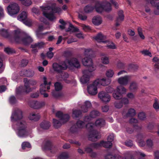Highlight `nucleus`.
I'll return each instance as SVG.
<instances>
[{
    "label": "nucleus",
    "instance_id": "obj_17",
    "mask_svg": "<svg viewBox=\"0 0 159 159\" xmlns=\"http://www.w3.org/2000/svg\"><path fill=\"white\" fill-rule=\"evenodd\" d=\"M112 144V143L110 141L105 142L102 141L100 143H93L92 144L91 146L95 148H98L102 146L107 148L111 147Z\"/></svg>",
    "mask_w": 159,
    "mask_h": 159
},
{
    "label": "nucleus",
    "instance_id": "obj_1",
    "mask_svg": "<svg viewBox=\"0 0 159 159\" xmlns=\"http://www.w3.org/2000/svg\"><path fill=\"white\" fill-rule=\"evenodd\" d=\"M22 112L19 109L16 108L13 110L11 116L12 122L17 121L15 125H12L17 135L21 138L26 137L30 135L32 132L27 129V125L25 121L20 120L22 118Z\"/></svg>",
    "mask_w": 159,
    "mask_h": 159
},
{
    "label": "nucleus",
    "instance_id": "obj_56",
    "mask_svg": "<svg viewBox=\"0 0 159 159\" xmlns=\"http://www.w3.org/2000/svg\"><path fill=\"white\" fill-rule=\"evenodd\" d=\"M81 27L85 31H89L90 30V27L88 25H86L84 24L81 25Z\"/></svg>",
    "mask_w": 159,
    "mask_h": 159
},
{
    "label": "nucleus",
    "instance_id": "obj_63",
    "mask_svg": "<svg viewBox=\"0 0 159 159\" xmlns=\"http://www.w3.org/2000/svg\"><path fill=\"white\" fill-rule=\"evenodd\" d=\"M32 12L35 14H39L40 13V11L38 9L35 8L33 7L32 9Z\"/></svg>",
    "mask_w": 159,
    "mask_h": 159
},
{
    "label": "nucleus",
    "instance_id": "obj_33",
    "mask_svg": "<svg viewBox=\"0 0 159 159\" xmlns=\"http://www.w3.org/2000/svg\"><path fill=\"white\" fill-rule=\"evenodd\" d=\"M95 9V6L93 7L91 5H88L84 8V11L86 13H89L92 12Z\"/></svg>",
    "mask_w": 159,
    "mask_h": 159
},
{
    "label": "nucleus",
    "instance_id": "obj_29",
    "mask_svg": "<svg viewBox=\"0 0 159 159\" xmlns=\"http://www.w3.org/2000/svg\"><path fill=\"white\" fill-rule=\"evenodd\" d=\"M124 17L123 11L122 10L119 11L118 12V16L116 24V26H118L120 25V23L123 20Z\"/></svg>",
    "mask_w": 159,
    "mask_h": 159
},
{
    "label": "nucleus",
    "instance_id": "obj_9",
    "mask_svg": "<svg viewBox=\"0 0 159 159\" xmlns=\"http://www.w3.org/2000/svg\"><path fill=\"white\" fill-rule=\"evenodd\" d=\"M7 13L12 17H15L19 12L20 7L18 4L13 3L10 4L7 7Z\"/></svg>",
    "mask_w": 159,
    "mask_h": 159
},
{
    "label": "nucleus",
    "instance_id": "obj_30",
    "mask_svg": "<svg viewBox=\"0 0 159 159\" xmlns=\"http://www.w3.org/2000/svg\"><path fill=\"white\" fill-rule=\"evenodd\" d=\"M102 18L98 16H94L92 20L93 23L96 25H100L102 22Z\"/></svg>",
    "mask_w": 159,
    "mask_h": 159
},
{
    "label": "nucleus",
    "instance_id": "obj_59",
    "mask_svg": "<svg viewBox=\"0 0 159 159\" xmlns=\"http://www.w3.org/2000/svg\"><path fill=\"white\" fill-rule=\"evenodd\" d=\"M114 138V135L113 134H110L107 138V140L108 141L111 142L113 140Z\"/></svg>",
    "mask_w": 159,
    "mask_h": 159
},
{
    "label": "nucleus",
    "instance_id": "obj_54",
    "mask_svg": "<svg viewBox=\"0 0 159 159\" xmlns=\"http://www.w3.org/2000/svg\"><path fill=\"white\" fill-rule=\"evenodd\" d=\"M125 64L120 61H119L117 64V67L119 69H122L124 68Z\"/></svg>",
    "mask_w": 159,
    "mask_h": 159
},
{
    "label": "nucleus",
    "instance_id": "obj_43",
    "mask_svg": "<svg viewBox=\"0 0 159 159\" xmlns=\"http://www.w3.org/2000/svg\"><path fill=\"white\" fill-rule=\"evenodd\" d=\"M21 3L25 6L28 7L32 4V2L31 0H23Z\"/></svg>",
    "mask_w": 159,
    "mask_h": 159
},
{
    "label": "nucleus",
    "instance_id": "obj_14",
    "mask_svg": "<svg viewBox=\"0 0 159 159\" xmlns=\"http://www.w3.org/2000/svg\"><path fill=\"white\" fill-rule=\"evenodd\" d=\"M98 97L102 102L105 103L109 102L111 98L110 96L104 91H102L98 93Z\"/></svg>",
    "mask_w": 159,
    "mask_h": 159
},
{
    "label": "nucleus",
    "instance_id": "obj_36",
    "mask_svg": "<svg viewBox=\"0 0 159 159\" xmlns=\"http://www.w3.org/2000/svg\"><path fill=\"white\" fill-rule=\"evenodd\" d=\"M0 34L6 38H8L10 35H11V34L9 33L7 30L4 29L0 30Z\"/></svg>",
    "mask_w": 159,
    "mask_h": 159
},
{
    "label": "nucleus",
    "instance_id": "obj_27",
    "mask_svg": "<svg viewBox=\"0 0 159 159\" xmlns=\"http://www.w3.org/2000/svg\"><path fill=\"white\" fill-rule=\"evenodd\" d=\"M91 107L92 104L90 102L86 101L84 102V105L81 107V111L83 112H86Z\"/></svg>",
    "mask_w": 159,
    "mask_h": 159
},
{
    "label": "nucleus",
    "instance_id": "obj_22",
    "mask_svg": "<svg viewBox=\"0 0 159 159\" xmlns=\"http://www.w3.org/2000/svg\"><path fill=\"white\" fill-rule=\"evenodd\" d=\"M94 39L97 42L103 43H106L109 41L107 39V36L106 35H103L101 33H99L96 36L94 37Z\"/></svg>",
    "mask_w": 159,
    "mask_h": 159
},
{
    "label": "nucleus",
    "instance_id": "obj_11",
    "mask_svg": "<svg viewBox=\"0 0 159 159\" xmlns=\"http://www.w3.org/2000/svg\"><path fill=\"white\" fill-rule=\"evenodd\" d=\"M28 14L26 12H22L17 16V19L19 20L22 21L26 25L29 26L32 25V20L31 19L27 18Z\"/></svg>",
    "mask_w": 159,
    "mask_h": 159
},
{
    "label": "nucleus",
    "instance_id": "obj_7",
    "mask_svg": "<svg viewBox=\"0 0 159 159\" xmlns=\"http://www.w3.org/2000/svg\"><path fill=\"white\" fill-rule=\"evenodd\" d=\"M95 9L97 12L101 13L104 11L109 12L111 11L112 8L111 3L105 0L96 2Z\"/></svg>",
    "mask_w": 159,
    "mask_h": 159
},
{
    "label": "nucleus",
    "instance_id": "obj_64",
    "mask_svg": "<svg viewBox=\"0 0 159 159\" xmlns=\"http://www.w3.org/2000/svg\"><path fill=\"white\" fill-rule=\"evenodd\" d=\"M61 80H63L64 78L65 79H66L68 77L69 75L66 72H64V73H61Z\"/></svg>",
    "mask_w": 159,
    "mask_h": 159
},
{
    "label": "nucleus",
    "instance_id": "obj_26",
    "mask_svg": "<svg viewBox=\"0 0 159 159\" xmlns=\"http://www.w3.org/2000/svg\"><path fill=\"white\" fill-rule=\"evenodd\" d=\"M84 122L80 120H78L76 123V129H82L85 127L88 129L90 130V126H89V128L86 127V125L89 123L87 124V123L89 122V121H87V120L85 121L84 120Z\"/></svg>",
    "mask_w": 159,
    "mask_h": 159
},
{
    "label": "nucleus",
    "instance_id": "obj_45",
    "mask_svg": "<svg viewBox=\"0 0 159 159\" xmlns=\"http://www.w3.org/2000/svg\"><path fill=\"white\" fill-rule=\"evenodd\" d=\"M114 74V72L113 70L111 69L107 70L106 73V76L108 78H111Z\"/></svg>",
    "mask_w": 159,
    "mask_h": 159
},
{
    "label": "nucleus",
    "instance_id": "obj_21",
    "mask_svg": "<svg viewBox=\"0 0 159 159\" xmlns=\"http://www.w3.org/2000/svg\"><path fill=\"white\" fill-rule=\"evenodd\" d=\"M147 2H150L152 5L156 7V9L154 11L156 15H159V0H146Z\"/></svg>",
    "mask_w": 159,
    "mask_h": 159
},
{
    "label": "nucleus",
    "instance_id": "obj_57",
    "mask_svg": "<svg viewBox=\"0 0 159 159\" xmlns=\"http://www.w3.org/2000/svg\"><path fill=\"white\" fill-rule=\"evenodd\" d=\"M153 107L156 110L159 109V103L157 99L155 100V102L153 105Z\"/></svg>",
    "mask_w": 159,
    "mask_h": 159
},
{
    "label": "nucleus",
    "instance_id": "obj_49",
    "mask_svg": "<svg viewBox=\"0 0 159 159\" xmlns=\"http://www.w3.org/2000/svg\"><path fill=\"white\" fill-rule=\"evenodd\" d=\"M153 62H156L155 65V67L157 69H159V59L157 57H155L153 59Z\"/></svg>",
    "mask_w": 159,
    "mask_h": 159
},
{
    "label": "nucleus",
    "instance_id": "obj_60",
    "mask_svg": "<svg viewBox=\"0 0 159 159\" xmlns=\"http://www.w3.org/2000/svg\"><path fill=\"white\" fill-rule=\"evenodd\" d=\"M138 32L139 34L140 37L143 39H145V37L143 34L141 32V29L140 28H139L138 30Z\"/></svg>",
    "mask_w": 159,
    "mask_h": 159
},
{
    "label": "nucleus",
    "instance_id": "obj_55",
    "mask_svg": "<svg viewBox=\"0 0 159 159\" xmlns=\"http://www.w3.org/2000/svg\"><path fill=\"white\" fill-rule=\"evenodd\" d=\"M9 101L10 103L13 104L17 102L16 98L13 96H11L9 98Z\"/></svg>",
    "mask_w": 159,
    "mask_h": 159
},
{
    "label": "nucleus",
    "instance_id": "obj_35",
    "mask_svg": "<svg viewBox=\"0 0 159 159\" xmlns=\"http://www.w3.org/2000/svg\"><path fill=\"white\" fill-rule=\"evenodd\" d=\"M40 126L43 129H47L50 127V124L48 121H45L41 123Z\"/></svg>",
    "mask_w": 159,
    "mask_h": 159
},
{
    "label": "nucleus",
    "instance_id": "obj_25",
    "mask_svg": "<svg viewBox=\"0 0 159 159\" xmlns=\"http://www.w3.org/2000/svg\"><path fill=\"white\" fill-rule=\"evenodd\" d=\"M45 29H46V28L43 26V25H41L39 26L38 29L36 32L37 36L39 39H40L42 38L43 35L47 33H41L40 32Z\"/></svg>",
    "mask_w": 159,
    "mask_h": 159
},
{
    "label": "nucleus",
    "instance_id": "obj_42",
    "mask_svg": "<svg viewBox=\"0 0 159 159\" xmlns=\"http://www.w3.org/2000/svg\"><path fill=\"white\" fill-rule=\"evenodd\" d=\"M4 51L6 53L8 54H11L15 52L14 49L9 47L5 48Z\"/></svg>",
    "mask_w": 159,
    "mask_h": 159
},
{
    "label": "nucleus",
    "instance_id": "obj_46",
    "mask_svg": "<svg viewBox=\"0 0 159 159\" xmlns=\"http://www.w3.org/2000/svg\"><path fill=\"white\" fill-rule=\"evenodd\" d=\"M68 157L67 153L63 152L58 157V159H66Z\"/></svg>",
    "mask_w": 159,
    "mask_h": 159
},
{
    "label": "nucleus",
    "instance_id": "obj_12",
    "mask_svg": "<svg viewBox=\"0 0 159 159\" xmlns=\"http://www.w3.org/2000/svg\"><path fill=\"white\" fill-rule=\"evenodd\" d=\"M53 70L58 73H61L63 70H66L68 68L67 65L65 61L61 62L59 64L54 63L52 66Z\"/></svg>",
    "mask_w": 159,
    "mask_h": 159
},
{
    "label": "nucleus",
    "instance_id": "obj_47",
    "mask_svg": "<svg viewBox=\"0 0 159 159\" xmlns=\"http://www.w3.org/2000/svg\"><path fill=\"white\" fill-rule=\"evenodd\" d=\"M140 52L144 56H148L151 57H152V55L151 52L148 50H144L141 51Z\"/></svg>",
    "mask_w": 159,
    "mask_h": 159
},
{
    "label": "nucleus",
    "instance_id": "obj_24",
    "mask_svg": "<svg viewBox=\"0 0 159 159\" xmlns=\"http://www.w3.org/2000/svg\"><path fill=\"white\" fill-rule=\"evenodd\" d=\"M100 115L99 112L97 111H92L90 114L89 116H86L84 117L85 121H89L93 118H95Z\"/></svg>",
    "mask_w": 159,
    "mask_h": 159
},
{
    "label": "nucleus",
    "instance_id": "obj_62",
    "mask_svg": "<svg viewBox=\"0 0 159 159\" xmlns=\"http://www.w3.org/2000/svg\"><path fill=\"white\" fill-rule=\"evenodd\" d=\"M79 17L80 19L82 20H85L87 19L86 15L81 14H79Z\"/></svg>",
    "mask_w": 159,
    "mask_h": 159
},
{
    "label": "nucleus",
    "instance_id": "obj_44",
    "mask_svg": "<svg viewBox=\"0 0 159 159\" xmlns=\"http://www.w3.org/2000/svg\"><path fill=\"white\" fill-rule=\"evenodd\" d=\"M107 40L109 41V42H107L106 43H107V47L110 49H115L116 48V46L115 44L112 42L108 40Z\"/></svg>",
    "mask_w": 159,
    "mask_h": 159
},
{
    "label": "nucleus",
    "instance_id": "obj_18",
    "mask_svg": "<svg viewBox=\"0 0 159 159\" xmlns=\"http://www.w3.org/2000/svg\"><path fill=\"white\" fill-rule=\"evenodd\" d=\"M130 80L131 76L127 75L119 78L117 79V81L120 85L125 86L128 84Z\"/></svg>",
    "mask_w": 159,
    "mask_h": 159
},
{
    "label": "nucleus",
    "instance_id": "obj_28",
    "mask_svg": "<svg viewBox=\"0 0 159 159\" xmlns=\"http://www.w3.org/2000/svg\"><path fill=\"white\" fill-rule=\"evenodd\" d=\"M45 105V102L43 101H34L32 102L31 107L34 109H39Z\"/></svg>",
    "mask_w": 159,
    "mask_h": 159
},
{
    "label": "nucleus",
    "instance_id": "obj_32",
    "mask_svg": "<svg viewBox=\"0 0 159 159\" xmlns=\"http://www.w3.org/2000/svg\"><path fill=\"white\" fill-rule=\"evenodd\" d=\"M143 138V135L142 134H140L137 136V142L139 146L140 147H143L145 145V142L142 140V139Z\"/></svg>",
    "mask_w": 159,
    "mask_h": 159
},
{
    "label": "nucleus",
    "instance_id": "obj_10",
    "mask_svg": "<svg viewBox=\"0 0 159 159\" xmlns=\"http://www.w3.org/2000/svg\"><path fill=\"white\" fill-rule=\"evenodd\" d=\"M43 84L40 85V92L42 95H43L44 97L47 98L48 96V94L45 93L47 90L50 89V85L51 84V81L48 82L46 77L45 76L43 77Z\"/></svg>",
    "mask_w": 159,
    "mask_h": 159
},
{
    "label": "nucleus",
    "instance_id": "obj_3",
    "mask_svg": "<svg viewBox=\"0 0 159 159\" xmlns=\"http://www.w3.org/2000/svg\"><path fill=\"white\" fill-rule=\"evenodd\" d=\"M83 65L88 67V70H84L83 71V75L80 79V81L82 84L87 83L92 76L91 72L96 70V66L93 64L90 57H85L82 59Z\"/></svg>",
    "mask_w": 159,
    "mask_h": 159
},
{
    "label": "nucleus",
    "instance_id": "obj_6",
    "mask_svg": "<svg viewBox=\"0 0 159 159\" xmlns=\"http://www.w3.org/2000/svg\"><path fill=\"white\" fill-rule=\"evenodd\" d=\"M106 90L107 93H111L114 91L113 97L116 99L119 100L121 99L123 95L126 93L127 89L122 86H119L114 90L112 87L109 86L106 88Z\"/></svg>",
    "mask_w": 159,
    "mask_h": 159
},
{
    "label": "nucleus",
    "instance_id": "obj_23",
    "mask_svg": "<svg viewBox=\"0 0 159 159\" xmlns=\"http://www.w3.org/2000/svg\"><path fill=\"white\" fill-rule=\"evenodd\" d=\"M122 113L123 117L124 118H126L127 117L134 116L136 114V112L134 109L130 108L128 110L127 113L125 110H124Z\"/></svg>",
    "mask_w": 159,
    "mask_h": 159
},
{
    "label": "nucleus",
    "instance_id": "obj_58",
    "mask_svg": "<svg viewBox=\"0 0 159 159\" xmlns=\"http://www.w3.org/2000/svg\"><path fill=\"white\" fill-rule=\"evenodd\" d=\"M115 107L117 108H120L122 106V103L120 102H116L114 103Z\"/></svg>",
    "mask_w": 159,
    "mask_h": 159
},
{
    "label": "nucleus",
    "instance_id": "obj_40",
    "mask_svg": "<svg viewBox=\"0 0 159 159\" xmlns=\"http://www.w3.org/2000/svg\"><path fill=\"white\" fill-rule=\"evenodd\" d=\"M138 88L137 84L134 82H132L129 87V89L132 91H134L136 90Z\"/></svg>",
    "mask_w": 159,
    "mask_h": 159
},
{
    "label": "nucleus",
    "instance_id": "obj_38",
    "mask_svg": "<svg viewBox=\"0 0 159 159\" xmlns=\"http://www.w3.org/2000/svg\"><path fill=\"white\" fill-rule=\"evenodd\" d=\"M22 148L23 149L28 151L31 148V145L28 142H24L22 144Z\"/></svg>",
    "mask_w": 159,
    "mask_h": 159
},
{
    "label": "nucleus",
    "instance_id": "obj_5",
    "mask_svg": "<svg viewBox=\"0 0 159 159\" xmlns=\"http://www.w3.org/2000/svg\"><path fill=\"white\" fill-rule=\"evenodd\" d=\"M15 41L18 43L27 45L32 43L33 40L28 34H24L20 30H17L13 32Z\"/></svg>",
    "mask_w": 159,
    "mask_h": 159
},
{
    "label": "nucleus",
    "instance_id": "obj_2",
    "mask_svg": "<svg viewBox=\"0 0 159 159\" xmlns=\"http://www.w3.org/2000/svg\"><path fill=\"white\" fill-rule=\"evenodd\" d=\"M56 4L52 1H46L40 7L43 15L51 21H53L56 17L53 13H61L62 9L60 7H55Z\"/></svg>",
    "mask_w": 159,
    "mask_h": 159
},
{
    "label": "nucleus",
    "instance_id": "obj_50",
    "mask_svg": "<svg viewBox=\"0 0 159 159\" xmlns=\"http://www.w3.org/2000/svg\"><path fill=\"white\" fill-rule=\"evenodd\" d=\"M139 119L141 120H144L146 118L145 114L144 112H141L138 115Z\"/></svg>",
    "mask_w": 159,
    "mask_h": 159
},
{
    "label": "nucleus",
    "instance_id": "obj_61",
    "mask_svg": "<svg viewBox=\"0 0 159 159\" xmlns=\"http://www.w3.org/2000/svg\"><path fill=\"white\" fill-rule=\"evenodd\" d=\"M28 62L27 60H23L21 62L20 66L22 67L25 66L27 65Z\"/></svg>",
    "mask_w": 159,
    "mask_h": 159
},
{
    "label": "nucleus",
    "instance_id": "obj_37",
    "mask_svg": "<svg viewBox=\"0 0 159 159\" xmlns=\"http://www.w3.org/2000/svg\"><path fill=\"white\" fill-rule=\"evenodd\" d=\"M102 57L101 58L102 62L104 64H108L109 63V61L108 57L105 55H102Z\"/></svg>",
    "mask_w": 159,
    "mask_h": 159
},
{
    "label": "nucleus",
    "instance_id": "obj_53",
    "mask_svg": "<svg viewBox=\"0 0 159 159\" xmlns=\"http://www.w3.org/2000/svg\"><path fill=\"white\" fill-rule=\"evenodd\" d=\"M31 47L32 48V51L33 52L35 53L37 52L38 48L37 43L32 44L31 45Z\"/></svg>",
    "mask_w": 159,
    "mask_h": 159
},
{
    "label": "nucleus",
    "instance_id": "obj_15",
    "mask_svg": "<svg viewBox=\"0 0 159 159\" xmlns=\"http://www.w3.org/2000/svg\"><path fill=\"white\" fill-rule=\"evenodd\" d=\"M105 120L102 119H100L97 120L95 123V124H93L91 123H89L86 125V127L89 128L88 126L89 125L90 127V130L93 129L95 126L98 128H101L103 127L105 125Z\"/></svg>",
    "mask_w": 159,
    "mask_h": 159
},
{
    "label": "nucleus",
    "instance_id": "obj_20",
    "mask_svg": "<svg viewBox=\"0 0 159 159\" xmlns=\"http://www.w3.org/2000/svg\"><path fill=\"white\" fill-rule=\"evenodd\" d=\"M100 133L95 130L91 131L90 132L88 138L89 140L95 141L101 137Z\"/></svg>",
    "mask_w": 159,
    "mask_h": 159
},
{
    "label": "nucleus",
    "instance_id": "obj_8",
    "mask_svg": "<svg viewBox=\"0 0 159 159\" xmlns=\"http://www.w3.org/2000/svg\"><path fill=\"white\" fill-rule=\"evenodd\" d=\"M56 116L60 119V121L55 119H53V123L54 127L58 128L60 127L62 123H64L69 120L70 116L68 114L63 115L61 111L57 112L56 114Z\"/></svg>",
    "mask_w": 159,
    "mask_h": 159
},
{
    "label": "nucleus",
    "instance_id": "obj_48",
    "mask_svg": "<svg viewBox=\"0 0 159 159\" xmlns=\"http://www.w3.org/2000/svg\"><path fill=\"white\" fill-rule=\"evenodd\" d=\"M54 86L55 90L57 91H59L61 89L62 86L61 84L59 82H56L54 84Z\"/></svg>",
    "mask_w": 159,
    "mask_h": 159
},
{
    "label": "nucleus",
    "instance_id": "obj_52",
    "mask_svg": "<svg viewBox=\"0 0 159 159\" xmlns=\"http://www.w3.org/2000/svg\"><path fill=\"white\" fill-rule=\"evenodd\" d=\"M105 158L106 159H123V158L120 156L115 157L110 155L107 156L105 157Z\"/></svg>",
    "mask_w": 159,
    "mask_h": 159
},
{
    "label": "nucleus",
    "instance_id": "obj_39",
    "mask_svg": "<svg viewBox=\"0 0 159 159\" xmlns=\"http://www.w3.org/2000/svg\"><path fill=\"white\" fill-rule=\"evenodd\" d=\"M93 53V51L90 48L84 49V55L85 57H90Z\"/></svg>",
    "mask_w": 159,
    "mask_h": 159
},
{
    "label": "nucleus",
    "instance_id": "obj_31",
    "mask_svg": "<svg viewBox=\"0 0 159 159\" xmlns=\"http://www.w3.org/2000/svg\"><path fill=\"white\" fill-rule=\"evenodd\" d=\"M40 116L39 113H32L30 114L29 118L30 120L37 121L40 119Z\"/></svg>",
    "mask_w": 159,
    "mask_h": 159
},
{
    "label": "nucleus",
    "instance_id": "obj_4",
    "mask_svg": "<svg viewBox=\"0 0 159 159\" xmlns=\"http://www.w3.org/2000/svg\"><path fill=\"white\" fill-rule=\"evenodd\" d=\"M24 88L22 86L17 87L16 88L15 94L17 98L21 100L20 97L23 93H28L32 91L31 88L30 87V85L34 86L35 85L37 82L34 80H28L26 78L24 80Z\"/></svg>",
    "mask_w": 159,
    "mask_h": 159
},
{
    "label": "nucleus",
    "instance_id": "obj_19",
    "mask_svg": "<svg viewBox=\"0 0 159 159\" xmlns=\"http://www.w3.org/2000/svg\"><path fill=\"white\" fill-rule=\"evenodd\" d=\"M98 86L94 84V82L92 84L88 85L87 90L89 93L92 95L96 94L98 93L97 86Z\"/></svg>",
    "mask_w": 159,
    "mask_h": 159
},
{
    "label": "nucleus",
    "instance_id": "obj_34",
    "mask_svg": "<svg viewBox=\"0 0 159 159\" xmlns=\"http://www.w3.org/2000/svg\"><path fill=\"white\" fill-rule=\"evenodd\" d=\"M81 111L78 110L73 109L72 114V116L74 118H78L81 116Z\"/></svg>",
    "mask_w": 159,
    "mask_h": 159
},
{
    "label": "nucleus",
    "instance_id": "obj_51",
    "mask_svg": "<svg viewBox=\"0 0 159 159\" xmlns=\"http://www.w3.org/2000/svg\"><path fill=\"white\" fill-rule=\"evenodd\" d=\"M34 71L30 70H26V74H25L26 76L28 77H32L34 75Z\"/></svg>",
    "mask_w": 159,
    "mask_h": 159
},
{
    "label": "nucleus",
    "instance_id": "obj_16",
    "mask_svg": "<svg viewBox=\"0 0 159 159\" xmlns=\"http://www.w3.org/2000/svg\"><path fill=\"white\" fill-rule=\"evenodd\" d=\"M111 82V80L108 79H98L94 81V84L98 86L100 85L105 86L110 84Z\"/></svg>",
    "mask_w": 159,
    "mask_h": 159
},
{
    "label": "nucleus",
    "instance_id": "obj_41",
    "mask_svg": "<svg viewBox=\"0 0 159 159\" xmlns=\"http://www.w3.org/2000/svg\"><path fill=\"white\" fill-rule=\"evenodd\" d=\"M78 30V29L77 28L74 27L72 25L70 24L67 31L73 32L77 31Z\"/></svg>",
    "mask_w": 159,
    "mask_h": 159
},
{
    "label": "nucleus",
    "instance_id": "obj_13",
    "mask_svg": "<svg viewBox=\"0 0 159 159\" xmlns=\"http://www.w3.org/2000/svg\"><path fill=\"white\" fill-rule=\"evenodd\" d=\"M67 65L68 67H75L79 68L80 66V64L78 60L75 58H72L69 60L66 59L65 60Z\"/></svg>",
    "mask_w": 159,
    "mask_h": 159
}]
</instances>
